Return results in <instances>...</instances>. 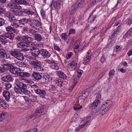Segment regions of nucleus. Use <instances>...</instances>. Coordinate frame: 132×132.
<instances>
[{
  "label": "nucleus",
  "mask_w": 132,
  "mask_h": 132,
  "mask_svg": "<svg viewBox=\"0 0 132 132\" xmlns=\"http://www.w3.org/2000/svg\"><path fill=\"white\" fill-rule=\"evenodd\" d=\"M45 110H44V107L42 106H39L36 109L35 113L29 117V119H34L38 117H40L44 114Z\"/></svg>",
  "instance_id": "f257e3e1"
},
{
  "label": "nucleus",
  "mask_w": 132,
  "mask_h": 132,
  "mask_svg": "<svg viewBox=\"0 0 132 132\" xmlns=\"http://www.w3.org/2000/svg\"><path fill=\"white\" fill-rule=\"evenodd\" d=\"M32 37L28 35L25 36L24 42H21L17 44L18 47L20 48H24L28 46V45L32 41Z\"/></svg>",
  "instance_id": "f03ea898"
},
{
  "label": "nucleus",
  "mask_w": 132,
  "mask_h": 132,
  "mask_svg": "<svg viewBox=\"0 0 132 132\" xmlns=\"http://www.w3.org/2000/svg\"><path fill=\"white\" fill-rule=\"evenodd\" d=\"M16 86L14 87V89L15 92L18 94H20L22 90L24 89L27 88V86L21 82L18 81L16 84Z\"/></svg>",
  "instance_id": "7ed1b4c3"
},
{
  "label": "nucleus",
  "mask_w": 132,
  "mask_h": 132,
  "mask_svg": "<svg viewBox=\"0 0 132 132\" xmlns=\"http://www.w3.org/2000/svg\"><path fill=\"white\" fill-rule=\"evenodd\" d=\"M10 54L18 60L22 61L24 60V57L22 54L16 49L11 51Z\"/></svg>",
  "instance_id": "20e7f679"
},
{
  "label": "nucleus",
  "mask_w": 132,
  "mask_h": 132,
  "mask_svg": "<svg viewBox=\"0 0 132 132\" xmlns=\"http://www.w3.org/2000/svg\"><path fill=\"white\" fill-rule=\"evenodd\" d=\"M31 88L34 90L35 93L38 95H45L46 94V92L44 90L38 88V86L35 84L31 85Z\"/></svg>",
  "instance_id": "39448f33"
},
{
  "label": "nucleus",
  "mask_w": 132,
  "mask_h": 132,
  "mask_svg": "<svg viewBox=\"0 0 132 132\" xmlns=\"http://www.w3.org/2000/svg\"><path fill=\"white\" fill-rule=\"evenodd\" d=\"M101 96L100 94L97 95L96 99L93 103L92 104L90 105V108L92 107V109H95L98 106L100 103V100L101 99Z\"/></svg>",
  "instance_id": "423d86ee"
},
{
  "label": "nucleus",
  "mask_w": 132,
  "mask_h": 132,
  "mask_svg": "<svg viewBox=\"0 0 132 132\" xmlns=\"http://www.w3.org/2000/svg\"><path fill=\"white\" fill-rule=\"evenodd\" d=\"M32 67L36 70L38 71H40L43 70V68L41 67V63L40 62L37 60L32 61L31 62Z\"/></svg>",
  "instance_id": "0eeeda50"
},
{
  "label": "nucleus",
  "mask_w": 132,
  "mask_h": 132,
  "mask_svg": "<svg viewBox=\"0 0 132 132\" xmlns=\"http://www.w3.org/2000/svg\"><path fill=\"white\" fill-rule=\"evenodd\" d=\"M40 54L44 58H48L51 56L50 53L44 49L40 50Z\"/></svg>",
  "instance_id": "6e6552de"
},
{
  "label": "nucleus",
  "mask_w": 132,
  "mask_h": 132,
  "mask_svg": "<svg viewBox=\"0 0 132 132\" xmlns=\"http://www.w3.org/2000/svg\"><path fill=\"white\" fill-rule=\"evenodd\" d=\"M10 55L7 54L6 51L4 49H0V57L2 58L5 57L8 59L10 58Z\"/></svg>",
  "instance_id": "1a4fd4ad"
},
{
  "label": "nucleus",
  "mask_w": 132,
  "mask_h": 132,
  "mask_svg": "<svg viewBox=\"0 0 132 132\" xmlns=\"http://www.w3.org/2000/svg\"><path fill=\"white\" fill-rule=\"evenodd\" d=\"M10 72L13 74L16 75L20 71V69L19 68L15 67L12 65L10 69H9Z\"/></svg>",
  "instance_id": "9d476101"
},
{
  "label": "nucleus",
  "mask_w": 132,
  "mask_h": 132,
  "mask_svg": "<svg viewBox=\"0 0 132 132\" xmlns=\"http://www.w3.org/2000/svg\"><path fill=\"white\" fill-rule=\"evenodd\" d=\"M108 110V108L105 105L103 104L101 105L98 111L100 113L103 115Z\"/></svg>",
  "instance_id": "9b49d317"
},
{
  "label": "nucleus",
  "mask_w": 132,
  "mask_h": 132,
  "mask_svg": "<svg viewBox=\"0 0 132 132\" xmlns=\"http://www.w3.org/2000/svg\"><path fill=\"white\" fill-rule=\"evenodd\" d=\"M61 3L60 0H53L51 4V8L52 9H56L58 4L60 5Z\"/></svg>",
  "instance_id": "f8f14e48"
},
{
  "label": "nucleus",
  "mask_w": 132,
  "mask_h": 132,
  "mask_svg": "<svg viewBox=\"0 0 132 132\" xmlns=\"http://www.w3.org/2000/svg\"><path fill=\"white\" fill-rule=\"evenodd\" d=\"M30 50L31 51L32 55L35 57H37L40 54V50L38 49L35 48H30Z\"/></svg>",
  "instance_id": "ddd939ff"
},
{
  "label": "nucleus",
  "mask_w": 132,
  "mask_h": 132,
  "mask_svg": "<svg viewBox=\"0 0 132 132\" xmlns=\"http://www.w3.org/2000/svg\"><path fill=\"white\" fill-rule=\"evenodd\" d=\"M32 77L37 80H39L42 79V77L41 75L39 73L34 72L32 73Z\"/></svg>",
  "instance_id": "4468645a"
},
{
  "label": "nucleus",
  "mask_w": 132,
  "mask_h": 132,
  "mask_svg": "<svg viewBox=\"0 0 132 132\" xmlns=\"http://www.w3.org/2000/svg\"><path fill=\"white\" fill-rule=\"evenodd\" d=\"M15 2L19 4L28 5L30 2L29 0H15Z\"/></svg>",
  "instance_id": "2eb2a0df"
},
{
  "label": "nucleus",
  "mask_w": 132,
  "mask_h": 132,
  "mask_svg": "<svg viewBox=\"0 0 132 132\" xmlns=\"http://www.w3.org/2000/svg\"><path fill=\"white\" fill-rule=\"evenodd\" d=\"M3 96L4 97L5 100L8 101L10 97V92L6 90H4L3 92Z\"/></svg>",
  "instance_id": "dca6fc26"
},
{
  "label": "nucleus",
  "mask_w": 132,
  "mask_h": 132,
  "mask_svg": "<svg viewBox=\"0 0 132 132\" xmlns=\"http://www.w3.org/2000/svg\"><path fill=\"white\" fill-rule=\"evenodd\" d=\"M18 4H15L14 3H9L7 5L8 7L12 9H20V6Z\"/></svg>",
  "instance_id": "f3484780"
},
{
  "label": "nucleus",
  "mask_w": 132,
  "mask_h": 132,
  "mask_svg": "<svg viewBox=\"0 0 132 132\" xmlns=\"http://www.w3.org/2000/svg\"><path fill=\"white\" fill-rule=\"evenodd\" d=\"M13 79L10 75H8L2 78V80L5 82H11L13 80Z\"/></svg>",
  "instance_id": "a211bd4d"
},
{
  "label": "nucleus",
  "mask_w": 132,
  "mask_h": 132,
  "mask_svg": "<svg viewBox=\"0 0 132 132\" xmlns=\"http://www.w3.org/2000/svg\"><path fill=\"white\" fill-rule=\"evenodd\" d=\"M31 20V24H30L32 25V26H35L37 27H39L41 25V22L39 21L38 20L34 19L32 20L31 19H30Z\"/></svg>",
  "instance_id": "6ab92c4d"
},
{
  "label": "nucleus",
  "mask_w": 132,
  "mask_h": 132,
  "mask_svg": "<svg viewBox=\"0 0 132 132\" xmlns=\"http://www.w3.org/2000/svg\"><path fill=\"white\" fill-rule=\"evenodd\" d=\"M30 26L31 27V28L29 29V32L32 34L33 35L35 34L37 31V28L35 26L30 24Z\"/></svg>",
  "instance_id": "aec40b11"
},
{
  "label": "nucleus",
  "mask_w": 132,
  "mask_h": 132,
  "mask_svg": "<svg viewBox=\"0 0 132 132\" xmlns=\"http://www.w3.org/2000/svg\"><path fill=\"white\" fill-rule=\"evenodd\" d=\"M8 40L5 35H0V42L2 44H6L8 42Z\"/></svg>",
  "instance_id": "412c9836"
},
{
  "label": "nucleus",
  "mask_w": 132,
  "mask_h": 132,
  "mask_svg": "<svg viewBox=\"0 0 132 132\" xmlns=\"http://www.w3.org/2000/svg\"><path fill=\"white\" fill-rule=\"evenodd\" d=\"M31 21L30 19L27 18H23L18 20L19 23L23 25H24L29 22H31Z\"/></svg>",
  "instance_id": "4be33fe9"
},
{
  "label": "nucleus",
  "mask_w": 132,
  "mask_h": 132,
  "mask_svg": "<svg viewBox=\"0 0 132 132\" xmlns=\"http://www.w3.org/2000/svg\"><path fill=\"white\" fill-rule=\"evenodd\" d=\"M0 105L5 109L7 108L8 106L6 101L2 98H0Z\"/></svg>",
  "instance_id": "5701e85b"
},
{
  "label": "nucleus",
  "mask_w": 132,
  "mask_h": 132,
  "mask_svg": "<svg viewBox=\"0 0 132 132\" xmlns=\"http://www.w3.org/2000/svg\"><path fill=\"white\" fill-rule=\"evenodd\" d=\"M78 7H78V6H77L75 4L72 6L71 7V9L70 11L71 15L74 13L76 12L77 9V8Z\"/></svg>",
  "instance_id": "b1692460"
},
{
  "label": "nucleus",
  "mask_w": 132,
  "mask_h": 132,
  "mask_svg": "<svg viewBox=\"0 0 132 132\" xmlns=\"http://www.w3.org/2000/svg\"><path fill=\"white\" fill-rule=\"evenodd\" d=\"M57 75L62 79H65L66 77L65 75L62 72L59 71L57 72Z\"/></svg>",
  "instance_id": "393cba45"
},
{
  "label": "nucleus",
  "mask_w": 132,
  "mask_h": 132,
  "mask_svg": "<svg viewBox=\"0 0 132 132\" xmlns=\"http://www.w3.org/2000/svg\"><path fill=\"white\" fill-rule=\"evenodd\" d=\"M80 45V41L79 40H77L75 43V47L74 48V50L76 53L77 52H78L79 50L78 49L79 48V46Z\"/></svg>",
  "instance_id": "a878e982"
},
{
  "label": "nucleus",
  "mask_w": 132,
  "mask_h": 132,
  "mask_svg": "<svg viewBox=\"0 0 132 132\" xmlns=\"http://www.w3.org/2000/svg\"><path fill=\"white\" fill-rule=\"evenodd\" d=\"M6 38L12 40L14 37V34L12 33L8 32L5 35Z\"/></svg>",
  "instance_id": "bb28decb"
},
{
  "label": "nucleus",
  "mask_w": 132,
  "mask_h": 132,
  "mask_svg": "<svg viewBox=\"0 0 132 132\" xmlns=\"http://www.w3.org/2000/svg\"><path fill=\"white\" fill-rule=\"evenodd\" d=\"M132 34V28H130L125 34L124 37L125 38H130Z\"/></svg>",
  "instance_id": "cd10ccee"
},
{
  "label": "nucleus",
  "mask_w": 132,
  "mask_h": 132,
  "mask_svg": "<svg viewBox=\"0 0 132 132\" xmlns=\"http://www.w3.org/2000/svg\"><path fill=\"white\" fill-rule=\"evenodd\" d=\"M89 90V89H87L86 90H84L82 93V96L86 98L90 93Z\"/></svg>",
  "instance_id": "c85d7f7f"
},
{
  "label": "nucleus",
  "mask_w": 132,
  "mask_h": 132,
  "mask_svg": "<svg viewBox=\"0 0 132 132\" xmlns=\"http://www.w3.org/2000/svg\"><path fill=\"white\" fill-rule=\"evenodd\" d=\"M34 38L35 40L39 42L41 41L42 39V37L41 35L38 34H35Z\"/></svg>",
  "instance_id": "c756f323"
},
{
  "label": "nucleus",
  "mask_w": 132,
  "mask_h": 132,
  "mask_svg": "<svg viewBox=\"0 0 132 132\" xmlns=\"http://www.w3.org/2000/svg\"><path fill=\"white\" fill-rule=\"evenodd\" d=\"M91 119V117L90 116H88L84 120V122L86 123H84L85 124V126H88V125L90 124L91 121L90 120Z\"/></svg>",
  "instance_id": "7c9ffc66"
},
{
  "label": "nucleus",
  "mask_w": 132,
  "mask_h": 132,
  "mask_svg": "<svg viewBox=\"0 0 132 132\" xmlns=\"http://www.w3.org/2000/svg\"><path fill=\"white\" fill-rule=\"evenodd\" d=\"M16 64L18 66L22 67H25L26 65V64L24 62L19 61L16 63Z\"/></svg>",
  "instance_id": "2f4dec72"
},
{
  "label": "nucleus",
  "mask_w": 132,
  "mask_h": 132,
  "mask_svg": "<svg viewBox=\"0 0 132 132\" xmlns=\"http://www.w3.org/2000/svg\"><path fill=\"white\" fill-rule=\"evenodd\" d=\"M104 104L109 109L112 105V102L110 100H108L106 101Z\"/></svg>",
  "instance_id": "473e14b6"
},
{
  "label": "nucleus",
  "mask_w": 132,
  "mask_h": 132,
  "mask_svg": "<svg viewBox=\"0 0 132 132\" xmlns=\"http://www.w3.org/2000/svg\"><path fill=\"white\" fill-rule=\"evenodd\" d=\"M12 65L11 64L7 63L3 64V68L5 70H8L9 69H10Z\"/></svg>",
  "instance_id": "72a5a7b5"
},
{
  "label": "nucleus",
  "mask_w": 132,
  "mask_h": 132,
  "mask_svg": "<svg viewBox=\"0 0 132 132\" xmlns=\"http://www.w3.org/2000/svg\"><path fill=\"white\" fill-rule=\"evenodd\" d=\"M121 3L119 1H117V3L115 6L113 7V9L116 10L121 7Z\"/></svg>",
  "instance_id": "f704fd0d"
},
{
  "label": "nucleus",
  "mask_w": 132,
  "mask_h": 132,
  "mask_svg": "<svg viewBox=\"0 0 132 132\" xmlns=\"http://www.w3.org/2000/svg\"><path fill=\"white\" fill-rule=\"evenodd\" d=\"M6 113L5 112H3L0 114V121H2L5 118Z\"/></svg>",
  "instance_id": "c9c22d12"
},
{
  "label": "nucleus",
  "mask_w": 132,
  "mask_h": 132,
  "mask_svg": "<svg viewBox=\"0 0 132 132\" xmlns=\"http://www.w3.org/2000/svg\"><path fill=\"white\" fill-rule=\"evenodd\" d=\"M50 67L52 69H54L56 70L59 69V67L56 63H52L50 65Z\"/></svg>",
  "instance_id": "e433bc0d"
},
{
  "label": "nucleus",
  "mask_w": 132,
  "mask_h": 132,
  "mask_svg": "<svg viewBox=\"0 0 132 132\" xmlns=\"http://www.w3.org/2000/svg\"><path fill=\"white\" fill-rule=\"evenodd\" d=\"M22 93L26 95H28L30 94V92L29 90L27 89V88H26L22 90L20 94H22Z\"/></svg>",
  "instance_id": "4c0bfd02"
},
{
  "label": "nucleus",
  "mask_w": 132,
  "mask_h": 132,
  "mask_svg": "<svg viewBox=\"0 0 132 132\" xmlns=\"http://www.w3.org/2000/svg\"><path fill=\"white\" fill-rule=\"evenodd\" d=\"M23 10H24L23 11V12L29 15V16H30L31 14H32L33 12H32L30 10H26L24 9Z\"/></svg>",
  "instance_id": "58836bf2"
},
{
  "label": "nucleus",
  "mask_w": 132,
  "mask_h": 132,
  "mask_svg": "<svg viewBox=\"0 0 132 132\" xmlns=\"http://www.w3.org/2000/svg\"><path fill=\"white\" fill-rule=\"evenodd\" d=\"M79 77L76 76V75H74L73 76V82L74 84L75 85H76L79 79Z\"/></svg>",
  "instance_id": "ea45409f"
},
{
  "label": "nucleus",
  "mask_w": 132,
  "mask_h": 132,
  "mask_svg": "<svg viewBox=\"0 0 132 132\" xmlns=\"http://www.w3.org/2000/svg\"><path fill=\"white\" fill-rule=\"evenodd\" d=\"M84 2V0H78V1L75 4L78 6V7H79L81 6V5L83 4Z\"/></svg>",
  "instance_id": "a19ab883"
},
{
  "label": "nucleus",
  "mask_w": 132,
  "mask_h": 132,
  "mask_svg": "<svg viewBox=\"0 0 132 132\" xmlns=\"http://www.w3.org/2000/svg\"><path fill=\"white\" fill-rule=\"evenodd\" d=\"M5 29L7 31L11 32L12 31H15V29L10 26H8L5 27Z\"/></svg>",
  "instance_id": "79ce46f5"
},
{
  "label": "nucleus",
  "mask_w": 132,
  "mask_h": 132,
  "mask_svg": "<svg viewBox=\"0 0 132 132\" xmlns=\"http://www.w3.org/2000/svg\"><path fill=\"white\" fill-rule=\"evenodd\" d=\"M28 27H24L22 28V30H21V32L23 34H26L28 32Z\"/></svg>",
  "instance_id": "37998d69"
},
{
  "label": "nucleus",
  "mask_w": 132,
  "mask_h": 132,
  "mask_svg": "<svg viewBox=\"0 0 132 132\" xmlns=\"http://www.w3.org/2000/svg\"><path fill=\"white\" fill-rule=\"evenodd\" d=\"M37 14L34 12H33L30 16V18L29 19H31L32 20H34V19L36 18L37 17Z\"/></svg>",
  "instance_id": "c03bdc74"
},
{
  "label": "nucleus",
  "mask_w": 132,
  "mask_h": 132,
  "mask_svg": "<svg viewBox=\"0 0 132 132\" xmlns=\"http://www.w3.org/2000/svg\"><path fill=\"white\" fill-rule=\"evenodd\" d=\"M85 126V124L84 123L80 126H79L78 127H77L75 130L76 131H78Z\"/></svg>",
  "instance_id": "a18cd8bd"
},
{
  "label": "nucleus",
  "mask_w": 132,
  "mask_h": 132,
  "mask_svg": "<svg viewBox=\"0 0 132 132\" xmlns=\"http://www.w3.org/2000/svg\"><path fill=\"white\" fill-rule=\"evenodd\" d=\"M48 81H51V80H53L54 78V75L52 74H51L49 75H48Z\"/></svg>",
  "instance_id": "49530a36"
},
{
  "label": "nucleus",
  "mask_w": 132,
  "mask_h": 132,
  "mask_svg": "<svg viewBox=\"0 0 132 132\" xmlns=\"http://www.w3.org/2000/svg\"><path fill=\"white\" fill-rule=\"evenodd\" d=\"M25 36H18L16 38L17 40L19 41L24 42Z\"/></svg>",
  "instance_id": "de8ad7c7"
},
{
  "label": "nucleus",
  "mask_w": 132,
  "mask_h": 132,
  "mask_svg": "<svg viewBox=\"0 0 132 132\" xmlns=\"http://www.w3.org/2000/svg\"><path fill=\"white\" fill-rule=\"evenodd\" d=\"M23 77L27 78L31 76V72L28 73L26 72H23Z\"/></svg>",
  "instance_id": "09e8293b"
},
{
  "label": "nucleus",
  "mask_w": 132,
  "mask_h": 132,
  "mask_svg": "<svg viewBox=\"0 0 132 132\" xmlns=\"http://www.w3.org/2000/svg\"><path fill=\"white\" fill-rule=\"evenodd\" d=\"M6 16L10 19L14 15L13 14L10 12H8L6 13Z\"/></svg>",
  "instance_id": "8fccbe9b"
},
{
  "label": "nucleus",
  "mask_w": 132,
  "mask_h": 132,
  "mask_svg": "<svg viewBox=\"0 0 132 132\" xmlns=\"http://www.w3.org/2000/svg\"><path fill=\"white\" fill-rule=\"evenodd\" d=\"M114 70H112L109 72V75L110 77H112L114 76Z\"/></svg>",
  "instance_id": "3c124183"
},
{
  "label": "nucleus",
  "mask_w": 132,
  "mask_h": 132,
  "mask_svg": "<svg viewBox=\"0 0 132 132\" xmlns=\"http://www.w3.org/2000/svg\"><path fill=\"white\" fill-rule=\"evenodd\" d=\"M18 9H12L11 10V11L14 12L16 15H18V13H19V11L18 10Z\"/></svg>",
  "instance_id": "603ef678"
},
{
  "label": "nucleus",
  "mask_w": 132,
  "mask_h": 132,
  "mask_svg": "<svg viewBox=\"0 0 132 132\" xmlns=\"http://www.w3.org/2000/svg\"><path fill=\"white\" fill-rule=\"evenodd\" d=\"M51 90L53 92H56L57 90V88L56 87L55 85L51 86Z\"/></svg>",
  "instance_id": "864d4df0"
},
{
  "label": "nucleus",
  "mask_w": 132,
  "mask_h": 132,
  "mask_svg": "<svg viewBox=\"0 0 132 132\" xmlns=\"http://www.w3.org/2000/svg\"><path fill=\"white\" fill-rule=\"evenodd\" d=\"M94 16L93 15H91L88 18V21L89 22H91L93 21L95 19Z\"/></svg>",
  "instance_id": "5fc2aeb1"
},
{
  "label": "nucleus",
  "mask_w": 132,
  "mask_h": 132,
  "mask_svg": "<svg viewBox=\"0 0 132 132\" xmlns=\"http://www.w3.org/2000/svg\"><path fill=\"white\" fill-rule=\"evenodd\" d=\"M61 36L62 39L64 40H65L67 38V35L65 33L62 34L61 35Z\"/></svg>",
  "instance_id": "6e6d98bb"
},
{
  "label": "nucleus",
  "mask_w": 132,
  "mask_h": 132,
  "mask_svg": "<svg viewBox=\"0 0 132 132\" xmlns=\"http://www.w3.org/2000/svg\"><path fill=\"white\" fill-rule=\"evenodd\" d=\"M77 72L78 74L77 76L80 78L81 77V75L83 72V71L82 70H77Z\"/></svg>",
  "instance_id": "4d7b16f0"
},
{
  "label": "nucleus",
  "mask_w": 132,
  "mask_h": 132,
  "mask_svg": "<svg viewBox=\"0 0 132 132\" xmlns=\"http://www.w3.org/2000/svg\"><path fill=\"white\" fill-rule=\"evenodd\" d=\"M78 101L79 104H82L84 103V99L83 98H80V97H79Z\"/></svg>",
  "instance_id": "13d9d810"
},
{
  "label": "nucleus",
  "mask_w": 132,
  "mask_h": 132,
  "mask_svg": "<svg viewBox=\"0 0 132 132\" xmlns=\"http://www.w3.org/2000/svg\"><path fill=\"white\" fill-rule=\"evenodd\" d=\"M56 83L60 87H61L62 85L63 82L60 79H58L56 81Z\"/></svg>",
  "instance_id": "bf43d9fd"
},
{
  "label": "nucleus",
  "mask_w": 132,
  "mask_h": 132,
  "mask_svg": "<svg viewBox=\"0 0 132 132\" xmlns=\"http://www.w3.org/2000/svg\"><path fill=\"white\" fill-rule=\"evenodd\" d=\"M78 62V60H76L72 61L71 64H72L73 65L77 67Z\"/></svg>",
  "instance_id": "052dcab7"
},
{
  "label": "nucleus",
  "mask_w": 132,
  "mask_h": 132,
  "mask_svg": "<svg viewBox=\"0 0 132 132\" xmlns=\"http://www.w3.org/2000/svg\"><path fill=\"white\" fill-rule=\"evenodd\" d=\"M43 81H48V75H43L42 77Z\"/></svg>",
  "instance_id": "680f3d73"
},
{
  "label": "nucleus",
  "mask_w": 132,
  "mask_h": 132,
  "mask_svg": "<svg viewBox=\"0 0 132 132\" xmlns=\"http://www.w3.org/2000/svg\"><path fill=\"white\" fill-rule=\"evenodd\" d=\"M24 98L26 101L28 102L29 103H31V102H33L32 101L30 100L28 97L25 96H24Z\"/></svg>",
  "instance_id": "e2e57ef3"
},
{
  "label": "nucleus",
  "mask_w": 132,
  "mask_h": 132,
  "mask_svg": "<svg viewBox=\"0 0 132 132\" xmlns=\"http://www.w3.org/2000/svg\"><path fill=\"white\" fill-rule=\"evenodd\" d=\"M73 54L71 52H68L67 55L66 57L67 59H69L71 57Z\"/></svg>",
  "instance_id": "0e129e2a"
},
{
  "label": "nucleus",
  "mask_w": 132,
  "mask_h": 132,
  "mask_svg": "<svg viewBox=\"0 0 132 132\" xmlns=\"http://www.w3.org/2000/svg\"><path fill=\"white\" fill-rule=\"evenodd\" d=\"M5 11V9L2 7H0V15L3 14Z\"/></svg>",
  "instance_id": "69168bd1"
},
{
  "label": "nucleus",
  "mask_w": 132,
  "mask_h": 132,
  "mask_svg": "<svg viewBox=\"0 0 132 132\" xmlns=\"http://www.w3.org/2000/svg\"><path fill=\"white\" fill-rule=\"evenodd\" d=\"M12 26L14 29L17 28L19 27V25L16 23L14 22L12 24Z\"/></svg>",
  "instance_id": "338daca9"
},
{
  "label": "nucleus",
  "mask_w": 132,
  "mask_h": 132,
  "mask_svg": "<svg viewBox=\"0 0 132 132\" xmlns=\"http://www.w3.org/2000/svg\"><path fill=\"white\" fill-rule=\"evenodd\" d=\"M5 86L6 88L7 89H9L12 87V85L9 83H6L5 84Z\"/></svg>",
  "instance_id": "774afa93"
}]
</instances>
